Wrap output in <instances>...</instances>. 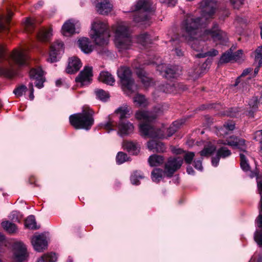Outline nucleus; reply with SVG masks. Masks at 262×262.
Masks as SVG:
<instances>
[{
  "instance_id": "nucleus-21",
  "label": "nucleus",
  "mask_w": 262,
  "mask_h": 262,
  "mask_svg": "<svg viewBox=\"0 0 262 262\" xmlns=\"http://www.w3.org/2000/svg\"><path fill=\"white\" fill-rule=\"evenodd\" d=\"M97 11L100 14L105 15L110 13L113 6L109 0H101L95 5Z\"/></svg>"
},
{
  "instance_id": "nucleus-29",
  "label": "nucleus",
  "mask_w": 262,
  "mask_h": 262,
  "mask_svg": "<svg viewBox=\"0 0 262 262\" xmlns=\"http://www.w3.org/2000/svg\"><path fill=\"white\" fill-rule=\"evenodd\" d=\"M164 162V158L162 156L153 155L148 158V163L151 166H157L162 164Z\"/></svg>"
},
{
  "instance_id": "nucleus-18",
  "label": "nucleus",
  "mask_w": 262,
  "mask_h": 262,
  "mask_svg": "<svg viewBox=\"0 0 262 262\" xmlns=\"http://www.w3.org/2000/svg\"><path fill=\"white\" fill-rule=\"evenodd\" d=\"M140 66L141 65L137 63V61H135L133 64V67L136 70V73L143 85L148 87L152 83V80L146 76V73Z\"/></svg>"
},
{
  "instance_id": "nucleus-55",
  "label": "nucleus",
  "mask_w": 262,
  "mask_h": 262,
  "mask_svg": "<svg viewBox=\"0 0 262 262\" xmlns=\"http://www.w3.org/2000/svg\"><path fill=\"white\" fill-rule=\"evenodd\" d=\"M194 157V153L193 152H188L185 154L184 157L185 161L187 164H190Z\"/></svg>"
},
{
  "instance_id": "nucleus-48",
  "label": "nucleus",
  "mask_w": 262,
  "mask_h": 262,
  "mask_svg": "<svg viewBox=\"0 0 262 262\" xmlns=\"http://www.w3.org/2000/svg\"><path fill=\"white\" fill-rule=\"evenodd\" d=\"M218 53L217 50L213 49L208 52L198 54L195 56L198 58H204L207 56H215L217 55Z\"/></svg>"
},
{
  "instance_id": "nucleus-53",
  "label": "nucleus",
  "mask_w": 262,
  "mask_h": 262,
  "mask_svg": "<svg viewBox=\"0 0 262 262\" xmlns=\"http://www.w3.org/2000/svg\"><path fill=\"white\" fill-rule=\"evenodd\" d=\"M27 88L25 85H21L16 88L14 91L13 93L17 97L21 96L23 93L27 91Z\"/></svg>"
},
{
  "instance_id": "nucleus-41",
  "label": "nucleus",
  "mask_w": 262,
  "mask_h": 262,
  "mask_svg": "<svg viewBox=\"0 0 262 262\" xmlns=\"http://www.w3.org/2000/svg\"><path fill=\"white\" fill-rule=\"evenodd\" d=\"M95 93L97 98L102 101H106L110 97L109 94L102 89H96Z\"/></svg>"
},
{
  "instance_id": "nucleus-27",
  "label": "nucleus",
  "mask_w": 262,
  "mask_h": 262,
  "mask_svg": "<svg viewBox=\"0 0 262 262\" xmlns=\"http://www.w3.org/2000/svg\"><path fill=\"white\" fill-rule=\"evenodd\" d=\"M78 46L81 50L85 53H90L93 50L92 46L87 38H81L78 40Z\"/></svg>"
},
{
  "instance_id": "nucleus-37",
  "label": "nucleus",
  "mask_w": 262,
  "mask_h": 262,
  "mask_svg": "<svg viewBox=\"0 0 262 262\" xmlns=\"http://www.w3.org/2000/svg\"><path fill=\"white\" fill-rule=\"evenodd\" d=\"M182 124V122L180 121L174 122L167 129V137H169L174 134Z\"/></svg>"
},
{
  "instance_id": "nucleus-50",
  "label": "nucleus",
  "mask_w": 262,
  "mask_h": 262,
  "mask_svg": "<svg viewBox=\"0 0 262 262\" xmlns=\"http://www.w3.org/2000/svg\"><path fill=\"white\" fill-rule=\"evenodd\" d=\"M216 154L220 158H225L231 155L230 151L226 147H221L217 151Z\"/></svg>"
},
{
  "instance_id": "nucleus-64",
  "label": "nucleus",
  "mask_w": 262,
  "mask_h": 262,
  "mask_svg": "<svg viewBox=\"0 0 262 262\" xmlns=\"http://www.w3.org/2000/svg\"><path fill=\"white\" fill-rule=\"evenodd\" d=\"M174 51L176 53V54L178 56H181L183 55V52L182 51V50L179 48H176L174 50Z\"/></svg>"
},
{
  "instance_id": "nucleus-31",
  "label": "nucleus",
  "mask_w": 262,
  "mask_h": 262,
  "mask_svg": "<svg viewBox=\"0 0 262 262\" xmlns=\"http://www.w3.org/2000/svg\"><path fill=\"white\" fill-rule=\"evenodd\" d=\"M52 36V30L51 29L45 30L41 29L37 34L38 39L42 41H48Z\"/></svg>"
},
{
  "instance_id": "nucleus-7",
  "label": "nucleus",
  "mask_w": 262,
  "mask_h": 262,
  "mask_svg": "<svg viewBox=\"0 0 262 262\" xmlns=\"http://www.w3.org/2000/svg\"><path fill=\"white\" fill-rule=\"evenodd\" d=\"M151 10L152 3L150 0H138L133 10L135 11L134 21L139 23L148 19Z\"/></svg>"
},
{
  "instance_id": "nucleus-9",
  "label": "nucleus",
  "mask_w": 262,
  "mask_h": 262,
  "mask_svg": "<svg viewBox=\"0 0 262 262\" xmlns=\"http://www.w3.org/2000/svg\"><path fill=\"white\" fill-rule=\"evenodd\" d=\"M257 187L259 193L261 196L260 201V208L259 210V215L256 220L257 226L256 230L254 234V240L256 243L260 246H262V181L257 182Z\"/></svg>"
},
{
  "instance_id": "nucleus-13",
  "label": "nucleus",
  "mask_w": 262,
  "mask_h": 262,
  "mask_svg": "<svg viewBox=\"0 0 262 262\" xmlns=\"http://www.w3.org/2000/svg\"><path fill=\"white\" fill-rule=\"evenodd\" d=\"M11 58L14 63L18 66L26 65L29 58L26 50L23 49L14 50L11 55Z\"/></svg>"
},
{
  "instance_id": "nucleus-62",
  "label": "nucleus",
  "mask_w": 262,
  "mask_h": 262,
  "mask_svg": "<svg viewBox=\"0 0 262 262\" xmlns=\"http://www.w3.org/2000/svg\"><path fill=\"white\" fill-rule=\"evenodd\" d=\"M220 158H221L219 156H218V155L217 154L216 155V156L215 157H213L212 158V165L214 166H217Z\"/></svg>"
},
{
  "instance_id": "nucleus-44",
  "label": "nucleus",
  "mask_w": 262,
  "mask_h": 262,
  "mask_svg": "<svg viewBox=\"0 0 262 262\" xmlns=\"http://www.w3.org/2000/svg\"><path fill=\"white\" fill-rule=\"evenodd\" d=\"M239 155L241 159V167L242 169L245 171H249L250 170V166L246 160L245 155L243 153H241Z\"/></svg>"
},
{
  "instance_id": "nucleus-54",
  "label": "nucleus",
  "mask_w": 262,
  "mask_h": 262,
  "mask_svg": "<svg viewBox=\"0 0 262 262\" xmlns=\"http://www.w3.org/2000/svg\"><path fill=\"white\" fill-rule=\"evenodd\" d=\"M259 104L257 97H253L249 102L250 107L254 111L258 107Z\"/></svg>"
},
{
  "instance_id": "nucleus-49",
  "label": "nucleus",
  "mask_w": 262,
  "mask_h": 262,
  "mask_svg": "<svg viewBox=\"0 0 262 262\" xmlns=\"http://www.w3.org/2000/svg\"><path fill=\"white\" fill-rule=\"evenodd\" d=\"M233 60L232 52L228 51L222 55L220 58V63H227Z\"/></svg>"
},
{
  "instance_id": "nucleus-63",
  "label": "nucleus",
  "mask_w": 262,
  "mask_h": 262,
  "mask_svg": "<svg viewBox=\"0 0 262 262\" xmlns=\"http://www.w3.org/2000/svg\"><path fill=\"white\" fill-rule=\"evenodd\" d=\"M5 56V49L4 47L0 45V61H1Z\"/></svg>"
},
{
  "instance_id": "nucleus-26",
  "label": "nucleus",
  "mask_w": 262,
  "mask_h": 262,
  "mask_svg": "<svg viewBox=\"0 0 262 262\" xmlns=\"http://www.w3.org/2000/svg\"><path fill=\"white\" fill-rule=\"evenodd\" d=\"M130 108L127 104H123L119 107L115 111V113L119 115L120 120H123L124 118H128Z\"/></svg>"
},
{
  "instance_id": "nucleus-56",
  "label": "nucleus",
  "mask_w": 262,
  "mask_h": 262,
  "mask_svg": "<svg viewBox=\"0 0 262 262\" xmlns=\"http://www.w3.org/2000/svg\"><path fill=\"white\" fill-rule=\"evenodd\" d=\"M244 0H230L232 6L235 9H238L244 4Z\"/></svg>"
},
{
  "instance_id": "nucleus-47",
  "label": "nucleus",
  "mask_w": 262,
  "mask_h": 262,
  "mask_svg": "<svg viewBox=\"0 0 262 262\" xmlns=\"http://www.w3.org/2000/svg\"><path fill=\"white\" fill-rule=\"evenodd\" d=\"M116 124L114 123V122L111 120L109 119L108 122L102 124V127L105 129L108 133H110L111 131L114 130V127L116 126Z\"/></svg>"
},
{
  "instance_id": "nucleus-4",
  "label": "nucleus",
  "mask_w": 262,
  "mask_h": 262,
  "mask_svg": "<svg viewBox=\"0 0 262 262\" xmlns=\"http://www.w3.org/2000/svg\"><path fill=\"white\" fill-rule=\"evenodd\" d=\"M91 36L98 45H107L109 41L110 33L106 23L96 20L92 25Z\"/></svg>"
},
{
  "instance_id": "nucleus-11",
  "label": "nucleus",
  "mask_w": 262,
  "mask_h": 262,
  "mask_svg": "<svg viewBox=\"0 0 262 262\" xmlns=\"http://www.w3.org/2000/svg\"><path fill=\"white\" fill-rule=\"evenodd\" d=\"M183 162L180 157L169 158L165 164V173L168 177H171L173 173L179 169Z\"/></svg>"
},
{
  "instance_id": "nucleus-15",
  "label": "nucleus",
  "mask_w": 262,
  "mask_h": 262,
  "mask_svg": "<svg viewBox=\"0 0 262 262\" xmlns=\"http://www.w3.org/2000/svg\"><path fill=\"white\" fill-rule=\"evenodd\" d=\"M93 68L91 67L85 66L84 69L80 72L78 76L76 78V81L79 82L81 85L89 84L93 76Z\"/></svg>"
},
{
  "instance_id": "nucleus-1",
  "label": "nucleus",
  "mask_w": 262,
  "mask_h": 262,
  "mask_svg": "<svg viewBox=\"0 0 262 262\" xmlns=\"http://www.w3.org/2000/svg\"><path fill=\"white\" fill-rule=\"evenodd\" d=\"M207 24L201 16L187 14L181 24L182 40L188 42L196 51H202L203 42L207 41L212 40L216 44L225 45L228 41L227 33L220 29L217 23H214L211 28L198 34L199 28Z\"/></svg>"
},
{
  "instance_id": "nucleus-59",
  "label": "nucleus",
  "mask_w": 262,
  "mask_h": 262,
  "mask_svg": "<svg viewBox=\"0 0 262 262\" xmlns=\"http://www.w3.org/2000/svg\"><path fill=\"white\" fill-rule=\"evenodd\" d=\"M166 90H164L166 93H174L175 86L174 85H170L167 84L166 85Z\"/></svg>"
},
{
  "instance_id": "nucleus-43",
  "label": "nucleus",
  "mask_w": 262,
  "mask_h": 262,
  "mask_svg": "<svg viewBox=\"0 0 262 262\" xmlns=\"http://www.w3.org/2000/svg\"><path fill=\"white\" fill-rule=\"evenodd\" d=\"M254 55L255 61L258 62L259 67H260L262 63V46L258 47L256 49Z\"/></svg>"
},
{
  "instance_id": "nucleus-57",
  "label": "nucleus",
  "mask_w": 262,
  "mask_h": 262,
  "mask_svg": "<svg viewBox=\"0 0 262 262\" xmlns=\"http://www.w3.org/2000/svg\"><path fill=\"white\" fill-rule=\"evenodd\" d=\"M11 218L14 221L19 222L21 216L19 215V214L18 212L13 211L11 214Z\"/></svg>"
},
{
  "instance_id": "nucleus-33",
  "label": "nucleus",
  "mask_w": 262,
  "mask_h": 262,
  "mask_svg": "<svg viewBox=\"0 0 262 262\" xmlns=\"http://www.w3.org/2000/svg\"><path fill=\"white\" fill-rule=\"evenodd\" d=\"M13 15L12 12H10L7 16L0 17V32L7 30L8 28L6 24H8Z\"/></svg>"
},
{
  "instance_id": "nucleus-60",
  "label": "nucleus",
  "mask_w": 262,
  "mask_h": 262,
  "mask_svg": "<svg viewBox=\"0 0 262 262\" xmlns=\"http://www.w3.org/2000/svg\"><path fill=\"white\" fill-rule=\"evenodd\" d=\"M162 3H166L168 6H173L177 3V0H159Z\"/></svg>"
},
{
  "instance_id": "nucleus-24",
  "label": "nucleus",
  "mask_w": 262,
  "mask_h": 262,
  "mask_svg": "<svg viewBox=\"0 0 262 262\" xmlns=\"http://www.w3.org/2000/svg\"><path fill=\"white\" fill-rule=\"evenodd\" d=\"M75 24L73 20L66 21L62 28V34L64 36H70L76 33Z\"/></svg>"
},
{
  "instance_id": "nucleus-2",
  "label": "nucleus",
  "mask_w": 262,
  "mask_h": 262,
  "mask_svg": "<svg viewBox=\"0 0 262 262\" xmlns=\"http://www.w3.org/2000/svg\"><path fill=\"white\" fill-rule=\"evenodd\" d=\"M157 115L152 112L139 111L136 113L135 117L141 123L139 130L141 135L146 138L162 139L165 137L163 129H156L151 123L156 118Z\"/></svg>"
},
{
  "instance_id": "nucleus-40",
  "label": "nucleus",
  "mask_w": 262,
  "mask_h": 262,
  "mask_svg": "<svg viewBox=\"0 0 262 262\" xmlns=\"http://www.w3.org/2000/svg\"><path fill=\"white\" fill-rule=\"evenodd\" d=\"M134 102L139 106H145L147 104V101L143 95H136L134 98Z\"/></svg>"
},
{
  "instance_id": "nucleus-61",
  "label": "nucleus",
  "mask_w": 262,
  "mask_h": 262,
  "mask_svg": "<svg viewBox=\"0 0 262 262\" xmlns=\"http://www.w3.org/2000/svg\"><path fill=\"white\" fill-rule=\"evenodd\" d=\"M194 167L196 169L202 170L203 169V166L202 165L201 160H197L194 161Z\"/></svg>"
},
{
  "instance_id": "nucleus-10",
  "label": "nucleus",
  "mask_w": 262,
  "mask_h": 262,
  "mask_svg": "<svg viewBox=\"0 0 262 262\" xmlns=\"http://www.w3.org/2000/svg\"><path fill=\"white\" fill-rule=\"evenodd\" d=\"M157 70L167 79L177 78L181 74L179 67L176 66L167 67L165 64H161L157 67Z\"/></svg>"
},
{
  "instance_id": "nucleus-3",
  "label": "nucleus",
  "mask_w": 262,
  "mask_h": 262,
  "mask_svg": "<svg viewBox=\"0 0 262 262\" xmlns=\"http://www.w3.org/2000/svg\"><path fill=\"white\" fill-rule=\"evenodd\" d=\"M113 30L115 33L114 42L118 51L123 52L131 49L133 41L128 26L121 23L114 26Z\"/></svg>"
},
{
  "instance_id": "nucleus-42",
  "label": "nucleus",
  "mask_w": 262,
  "mask_h": 262,
  "mask_svg": "<svg viewBox=\"0 0 262 262\" xmlns=\"http://www.w3.org/2000/svg\"><path fill=\"white\" fill-rule=\"evenodd\" d=\"M216 147L213 145H209L200 151V155L202 157H208L210 156L215 150Z\"/></svg>"
},
{
  "instance_id": "nucleus-25",
  "label": "nucleus",
  "mask_w": 262,
  "mask_h": 262,
  "mask_svg": "<svg viewBox=\"0 0 262 262\" xmlns=\"http://www.w3.org/2000/svg\"><path fill=\"white\" fill-rule=\"evenodd\" d=\"M99 80L102 82L110 85H113L115 81L113 75L107 71H102L100 73Z\"/></svg>"
},
{
  "instance_id": "nucleus-58",
  "label": "nucleus",
  "mask_w": 262,
  "mask_h": 262,
  "mask_svg": "<svg viewBox=\"0 0 262 262\" xmlns=\"http://www.w3.org/2000/svg\"><path fill=\"white\" fill-rule=\"evenodd\" d=\"M28 88H29V92H30L29 96V99L31 100H33V99L34 98V94H33V93H34L33 85V84L32 83H30L29 84Z\"/></svg>"
},
{
  "instance_id": "nucleus-16",
  "label": "nucleus",
  "mask_w": 262,
  "mask_h": 262,
  "mask_svg": "<svg viewBox=\"0 0 262 262\" xmlns=\"http://www.w3.org/2000/svg\"><path fill=\"white\" fill-rule=\"evenodd\" d=\"M30 76L31 79L36 80L35 84L37 88L41 89L43 86L45 78L43 72L40 68L32 69L30 72Z\"/></svg>"
},
{
  "instance_id": "nucleus-46",
  "label": "nucleus",
  "mask_w": 262,
  "mask_h": 262,
  "mask_svg": "<svg viewBox=\"0 0 262 262\" xmlns=\"http://www.w3.org/2000/svg\"><path fill=\"white\" fill-rule=\"evenodd\" d=\"M25 26L26 30L28 32H31L35 28V21L30 18H27Z\"/></svg>"
},
{
  "instance_id": "nucleus-22",
  "label": "nucleus",
  "mask_w": 262,
  "mask_h": 262,
  "mask_svg": "<svg viewBox=\"0 0 262 262\" xmlns=\"http://www.w3.org/2000/svg\"><path fill=\"white\" fill-rule=\"evenodd\" d=\"M82 66V63L79 58L76 57H72L69 58V63L67 68V72L69 74H73L77 72Z\"/></svg>"
},
{
  "instance_id": "nucleus-23",
  "label": "nucleus",
  "mask_w": 262,
  "mask_h": 262,
  "mask_svg": "<svg viewBox=\"0 0 262 262\" xmlns=\"http://www.w3.org/2000/svg\"><path fill=\"white\" fill-rule=\"evenodd\" d=\"M147 147L149 150L157 152H163L166 148L163 143L156 140H151L148 142Z\"/></svg>"
},
{
  "instance_id": "nucleus-8",
  "label": "nucleus",
  "mask_w": 262,
  "mask_h": 262,
  "mask_svg": "<svg viewBox=\"0 0 262 262\" xmlns=\"http://www.w3.org/2000/svg\"><path fill=\"white\" fill-rule=\"evenodd\" d=\"M216 8L217 2L215 0H203L199 3L201 16L207 23L213 18Z\"/></svg>"
},
{
  "instance_id": "nucleus-39",
  "label": "nucleus",
  "mask_w": 262,
  "mask_h": 262,
  "mask_svg": "<svg viewBox=\"0 0 262 262\" xmlns=\"http://www.w3.org/2000/svg\"><path fill=\"white\" fill-rule=\"evenodd\" d=\"M15 70L13 67L11 68H0V76H4L11 78L15 74Z\"/></svg>"
},
{
  "instance_id": "nucleus-12",
  "label": "nucleus",
  "mask_w": 262,
  "mask_h": 262,
  "mask_svg": "<svg viewBox=\"0 0 262 262\" xmlns=\"http://www.w3.org/2000/svg\"><path fill=\"white\" fill-rule=\"evenodd\" d=\"M28 254L25 245L20 242L15 243L14 245V258L17 262H23L27 260Z\"/></svg>"
},
{
  "instance_id": "nucleus-6",
  "label": "nucleus",
  "mask_w": 262,
  "mask_h": 262,
  "mask_svg": "<svg viewBox=\"0 0 262 262\" xmlns=\"http://www.w3.org/2000/svg\"><path fill=\"white\" fill-rule=\"evenodd\" d=\"M117 76L119 78L123 90L128 95L137 90V85L132 78L130 70L126 67H121L117 70Z\"/></svg>"
},
{
  "instance_id": "nucleus-51",
  "label": "nucleus",
  "mask_w": 262,
  "mask_h": 262,
  "mask_svg": "<svg viewBox=\"0 0 262 262\" xmlns=\"http://www.w3.org/2000/svg\"><path fill=\"white\" fill-rule=\"evenodd\" d=\"M233 60L237 62H241L244 60V54L242 50H239L237 51L232 53Z\"/></svg>"
},
{
  "instance_id": "nucleus-19",
  "label": "nucleus",
  "mask_w": 262,
  "mask_h": 262,
  "mask_svg": "<svg viewBox=\"0 0 262 262\" xmlns=\"http://www.w3.org/2000/svg\"><path fill=\"white\" fill-rule=\"evenodd\" d=\"M220 143L225 145H228L233 148H238L242 150L245 151V140L238 139L234 136H231L226 140L225 142L220 141Z\"/></svg>"
},
{
  "instance_id": "nucleus-34",
  "label": "nucleus",
  "mask_w": 262,
  "mask_h": 262,
  "mask_svg": "<svg viewBox=\"0 0 262 262\" xmlns=\"http://www.w3.org/2000/svg\"><path fill=\"white\" fill-rule=\"evenodd\" d=\"M162 169L155 168L151 172V179L155 182H159L162 178L164 174Z\"/></svg>"
},
{
  "instance_id": "nucleus-17",
  "label": "nucleus",
  "mask_w": 262,
  "mask_h": 262,
  "mask_svg": "<svg viewBox=\"0 0 262 262\" xmlns=\"http://www.w3.org/2000/svg\"><path fill=\"white\" fill-rule=\"evenodd\" d=\"M32 244L37 252H42L47 248V241L43 235L34 236L31 240Z\"/></svg>"
},
{
  "instance_id": "nucleus-52",
  "label": "nucleus",
  "mask_w": 262,
  "mask_h": 262,
  "mask_svg": "<svg viewBox=\"0 0 262 262\" xmlns=\"http://www.w3.org/2000/svg\"><path fill=\"white\" fill-rule=\"evenodd\" d=\"M128 160L127 156L123 152H119L116 156V162L118 164H122Z\"/></svg>"
},
{
  "instance_id": "nucleus-36",
  "label": "nucleus",
  "mask_w": 262,
  "mask_h": 262,
  "mask_svg": "<svg viewBox=\"0 0 262 262\" xmlns=\"http://www.w3.org/2000/svg\"><path fill=\"white\" fill-rule=\"evenodd\" d=\"M3 228L8 233H13L17 230L16 226L9 221H5L2 223Z\"/></svg>"
},
{
  "instance_id": "nucleus-28",
  "label": "nucleus",
  "mask_w": 262,
  "mask_h": 262,
  "mask_svg": "<svg viewBox=\"0 0 262 262\" xmlns=\"http://www.w3.org/2000/svg\"><path fill=\"white\" fill-rule=\"evenodd\" d=\"M123 148L133 155H136L139 152L137 145L132 142L126 141L123 143Z\"/></svg>"
},
{
  "instance_id": "nucleus-45",
  "label": "nucleus",
  "mask_w": 262,
  "mask_h": 262,
  "mask_svg": "<svg viewBox=\"0 0 262 262\" xmlns=\"http://www.w3.org/2000/svg\"><path fill=\"white\" fill-rule=\"evenodd\" d=\"M144 177L140 171H135L130 177V181L133 184L138 185L139 180L140 179H143Z\"/></svg>"
},
{
  "instance_id": "nucleus-35",
  "label": "nucleus",
  "mask_w": 262,
  "mask_h": 262,
  "mask_svg": "<svg viewBox=\"0 0 262 262\" xmlns=\"http://www.w3.org/2000/svg\"><path fill=\"white\" fill-rule=\"evenodd\" d=\"M25 225L29 229L35 230L39 228V227L36 225L35 217L33 215H30L26 219Z\"/></svg>"
},
{
  "instance_id": "nucleus-30",
  "label": "nucleus",
  "mask_w": 262,
  "mask_h": 262,
  "mask_svg": "<svg viewBox=\"0 0 262 262\" xmlns=\"http://www.w3.org/2000/svg\"><path fill=\"white\" fill-rule=\"evenodd\" d=\"M235 128V124L232 121H229L226 122L224 126L221 128L219 130L218 134L220 136H224L225 135L228 134L227 130L231 131L233 130Z\"/></svg>"
},
{
  "instance_id": "nucleus-5",
  "label": "nucleus",
  "mask_w": 262,
  "mask_h": 262,
  "mask_svg": "<svg viewBox=\"0 0 262 262\" xmlns=\"http://www.w3.org/2000/svg\"><path fill=\"white\" fill-rule=\"evenodd\" d=\"M69 120L71 124L76 129H89L94 123L93 112L90 109L71 115Z\"/></svg>"
},
{
  "instance_id": "nucleus-20",
  "label": "nucleus",
  "mask_w": 262,
  "mask_h": 262,
  "mask_svg": "<svg viewBox=\"0 0 262 262\" xmlns=\"http://www.w3.org/2000/svg\"><path fill=\"white\" fill-rule=\"evenodd\" d=\"M118 128V134L121 136L127 135L133 133L134 129V127L132 123L124 120L119 121Z\"/></svg>"
},
{
  "instance_id": "nucleus-14",
  "label": "nucleus",
  "mask_w": 262,
  "mask_h": 262,
  "mask_svg": "<svg viewBox=\"0 0 262 262\" xmlns=\"http://www.w3.org/2000/svg\"><path fill=\"white\" fill-rule=\"evenodd\" d=\"M63 43L62 41L57 40L53 43L49 52V57L48 61L50 62H54L57 61V55L63 52Z\"/></svg>"
},
{
  "instance_id": "nucleus-32",
  "label": "nucleus",
  "mask_w": 262,
  "mask_h": 262,
  "mask_svg": "<svg viewBox=\"0 0 262 262\" xmlns=\"http://www.w3.org/2000/svg\"><path fill=\"white\" fill-rule=\"evenodd\" d=\"M137 43L143 46H146L147 44L151 42V39L148 34L144 33L138 35L137 38Z\"/></svg>"
},
{
  "instance_id": "nucleus-38",
  "label": "nucleus",
  "mask_w": 262,
  "mask_h": 262,
  "mask_svg": "<svg viewBox=\"0 0 262 262\" xmlns=\"http://www.w3.org/2000/svg\"><path fill=\"white\" fill-rule=\"evenodd\" d=\"M56 259L55 254L50 253L43 255L38 259L37 262H55Z\"/></svg>"
}]
</instances>
